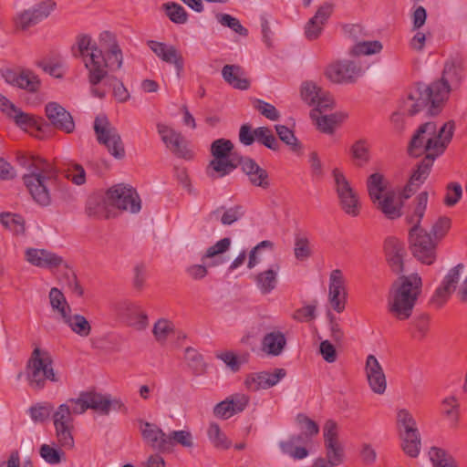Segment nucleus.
Segmentation results:
<instances>
[{
  "label": "nucleus",
  "instance_id": "1",
  "mask_svg": "<svg viewBox=\"0 0 467 467\" xmlns=\"http://www.w3.org/2000/svg\"><path fill=\"white\" fill-rule=\"evenodd\" d=\"M100 47L88 35H79L77 46L72 47L76 58H82L88 75L91 94L104 99L106 90L98 85L108 78V71L119 70L123 63V54L114 34L104 31L99 36Z\"/></svg>",
  "mask_w": 467,
  "mask_h": 467
},
{
  "label": "nucleus",
  "instance_id": "2",
  "mask_svg": "<svg viewBox=\"0 0 467 467\" xmlns=\"http://www.w3.org/2000/svg\"><path fill=\"white\" fill-rule=\"evenodd\" d=\"M16 161L29 171L23 175V182L33 200L40 206H48L51 203V188L63 190L57 169L38 156L18 153Z\"/></svg>",
  "mask_w": 467,
  "mask_h": 467
},
{
  "label": "nucleus",
  "instance_id": "3",
  "mask_svg": "<svg viewBox=\"0 0 467 467\" xmlns=\"http://www.w3.org/2000/svg\"><path fill=\"white\" fill-rule=\"evenodd\" d=\"M422 281L418 274L400 275L393 284L388 298L389 312L398 320H407L421 293Z\"/></svg>",
  "mask_w": 467,
  "mask_h": 467
},
{
  "label": "nucleus",
  "instance_id": "4",
  "mask_svg": "<svg viewBox=\"0 0 467 467\" xmlns=\"http://www.w3.org/2000/svg\"><path fill=\"white\" fill-rule=\"evenodd\" d=\"M462 78L463 67L461 62L451 60L445 63L441 79L431 83L427 89L434 95L431 107L434 113H441L450 92L461 85Z\"/></svg>",
  "mask_w": 467,
  "mask_h": 467
},
{
  "label": "nucleus",
  "instance_id": "5",
  "mask_svg": "<svg viewBox=\"0 0 467 467\" xmlns=\"http://www.w3.org/2000/svg\"><path fill=\"white\" fill-rule=\"evenodd\" d=\"M26 379L29 386L36 390L42 389L47 380L57 382L53 368V358L47 350L36 347L26 362Z\"/></svg>",
  "mask_w": 467,
  "mask_h": 467
},
{
  "label": "nucleus",
  "instance_id": "6",
  "mask_svg": "<svg viewBox=\"0 0 467 467\" xmlns=\"http://www.w3.org/2000/svg\"><path fill=\"white\" fill-rule=\"evenodd\" d=\"M93 128L98 142L104 145L113 157L119 160L125 157V148L120 135L105 115L96 117Z\"/></svg>",
  "mask_w": 467,
  "mask_h": 467
},
{
  "label": "nucleus",
  "instance_id": "7",
  "mask_svg": "<svg viewBox=\"0 0 467 467\" xmlns=\"http://www.w3.org/2000/svg\"><path fill=\"white\" fill-rule=\"evenodd\" d=\"M397 424L403 451L410 457H417L420 450V436L415 419L409 410H399Z\"/></svg>",
  "mask_w": 467,
  "mask_h": 467
},
{
  "label": "nucleus",
  "instance_id": "8",
  "mask_svg": "<svg viewBox=\"0 0 467 467\" xmlns=\"http://www.w3.org/2000/svg\"><path fill=\"white\" fill-rule=\"evenodd\" d=\"M234 143L227 139H217L211 145V154L213 159L209 163V168L218 173L217 177L230 174L237 168L238 158H230Z\"/></svg>",
  "mask_w": 467,
  "mask_h": 467
},
{
  "label": "nucleus",
  "instance_id": "9",
  "mask_svg": "<svg viewBox=\"0 0 467 467\" xmlns=\"http://www.w3.org/2000/svg\"><path fill=\"white\" fill-rule=\"evenodd\" d=\"M410 249L415 258L420 263L431 265L436 261L437 242L430 233L420 228V231H409Z\"/></svg>",
  "mask_w": 467,
  "mask_h": 467
},
{
  "label": "nucleus",
  "instance_id": "10",
  "mask_svg": "<svg viewBox=\"0 0 467 467\" xmlns=\"http://www.w3.org/2000/svg\"><path fill=\"white\" fill-rule=\"evenodd\" d=\"M426 89H428V86L419 84L417 88L410 92L406 99L400 102L399 110L406 116L412 117L422 109H427V116H437L439 113H434L431 108L434 95L432 92Z\"/></svg>",
  "mask_w": 467,
  "mask_h": 467
},
{
  "label": "nucleus",
  "instance_id": "11",
  "mask_svg": "<svg viewBox=\"0 0 467 467\" xmlns=\"http://www.w3.org/2000/svg\"><path fill=\"white\" fill-rule=\"evenodd\" d=\"M106 195L110 204L119 210L137 213L141 209V201L136 189L128 184H116L107 191Z\"/></svg>",
  "mask_w": 467,
  "mask_h": 467
},
{
  "label": "nucleus",
  "instance_id": "12",
  "mask_svg": "<svg viewBox=\"0 0 467 467\" xmlns=\"http://www.w3.org/2000/svg\"><path fill=\"white\" fill-rule=\"evenodd\" d=\"M301 98L308 105L316 107L310 111V118H316L317 113H323L331 110L334 108V99L332 95L322 90L312 81H305L301 85Z\"/></svg>",
  "mask_w": 467,
  "mask_h": 467
},
{
  "label": "nucleus",
  "instance_id": "13",
  "mask_svg": "<svg viewBox=\"0 0 467 467\" xmlns=\"http://www.w3.org/2000/svg\"><path fill=\"white\" fill-rule=\"evenodd\" d=\"M56 7L57 3L53 0L41 1L17 14L14 20L15 25L21 30H27L47 19Z\"/></svg>",
  "mask_w": 467,
  "mask_h": 467
},
{
  "label": "nucleus",
  "instance_id": "14",
  "mask_svg": "<svg viewBox=\"0 0 467 467\" xmlns=\"http://www.w3.org/2000/svg\"><path fill=\"white\" fill-rule=\"evenodd\" d=\"M324 446L327 461L334 465H339L344 462V445L339 440L337 424L328 420L323 428Z\"/></svg>",
  "mask_w": 467,
  "mask_h": 467
},
{
  "label": "nucleus",
  "instance_id": "15",
  "mask_svg": "<svg viewBox=\"0 0 467 467\" xmlns=\"http://www.w3.org/2000/svg\"><path fill=\"white\" fill-rule=\"evenodd\" d=\"M79 409H122L124 403L119 399H111L110 395H104L94 389L81 391L78 398L69 399L68 401Z\"/></svg>",
  "mask_w": 467,
  "mask_h": 467
},
{
  "label": "nucleus",
  "instance_id": "16",
  "mask_svg": "<svg viewBox=\"0 0 467 467\" xmlns=\"http://www.w3.org/2000/svg\"><path fill=\"white\" fill-rule=\"evenodd\" d=\"M361 74V67L348 60L333 63L325 71L326 77L337 84L354 83Z\"/></svg>",
  "mask_w": 467,
  "mask_h": 467
},
{
  "label": "nucleus",
  "instance_id": "17",
  "mask_svg": "<svg viewBox=\"0 0 467 467\" xmlns=\"http://www.w3.org/2000/svg\"><path fill=\"white\" fill-rule=\"evenodd\" d=\"M113 308L118 317L129 326L138 329H144L148 326L147 314L141 311L140 306L135 303L122 300L117 302Z\"/></svg>",
  "mask_w": 467,
  "mask_h": 467
},
{
  "label": "nucleus",
  "instance_id": "18",
  "mask_svg": "<svg viewBox=\"0 0 467 467\" xmlns=\"http://www.w3.org/2000/svg\"><path fill=\"white\" fill-rule=\"evenodd\" d=\"M157 130L163 143L176 157L186 160L192 158V152L187 149L186 141L181 132L161 123L157 125Z\"/></svg>",
  "mask_w": 467,
  "mask_h": 467
},
{
  "label": "nucleus",
  "instance_id": "19",
  "mask_svg": "<svg viewBox=\"0 0 467 467\" xmlns=\"http://www.w3.org/2000/svg\"><path fill=\"white\" fill-rule=\"evenodd\" d=\"M49 125L67 134L75 130V122L71 114L57 102H48L45 107Z\"/></svg>",
  "mask_w": 467,
  "mask_h": 467
},
{
  "label": "nucleus",
  "instance_id": "20",
  "mask_svg": "<svg viewBox=\"0 0 467 467\" xmlns=\"http://www.w3.org/2000/svg\"><path fill=\"white\" fill-rule=\"evenodd\" d=\"M56 434L62 447L71 449L74 447L72 431L74 428L71 410H56L53 415Z\"/></svg>",
  "mask_w": 467,
  "mask_h": 467
},
{
  "label": "nucleus",
  "instance_id": "21",
  "mask_svg": "<svg viewBox=\"0 0 467 467\" xmlns=\"http://www.w3.org/2000/svg\"><path fill=\"white\" fill-rule=\"evenodd\" d=\"M241 166L243 172L248 177L249 182L255 187L266 190L270 186L269 175L265 169L250 157L240 156L237 167Z\"/></svg>",
  "mask_w": 467,
  "mask_h": 467
},
{
  "label": "nucleus",
  "instance_id": "22",
  "mask_svg": "<svg viewBox=\"0 0 467 467\" xmlns=\"http://www.w3.org/2000/svg\"><path fill=\"white\" fill-rule=\"evenodd\" d=\"M384 252L391 271L397 275L403 273L404 257L407 254L404 243L389 236L384 242Z\"/></svg>",
  "mask_w": 467,
  "mask_h": 467
},
{
  "label": "nucleus",
  "instance_id": "23",
  "mask_svg": "<svg viewBox=\"0 0 467 467\" xmlns=\"http://www.w3.org/2000/svg\"><path fill=\"white\" fill-rule=\"evenodd\" d=\"M436 133V123L429 121L421 124L412 138L408 146V153L412 157H419L424 152L434 153V149H426L427 139L432 137Z\"/></svg>",
  "mask_w": 467,
  "mask_h": 467
},
{
  "label": "nucleus",
  "instance_id": "24",
  "mask_svg": "<svg viewBox=\"0 0 467 467\" xmlns=\"http://www.w3.org/2000/svg\"><path fill=\"white\" fill-rule=\"evenodd\" d=\"M286 375L285 368H275L274 372L261 371L249 374L244 381L247 389L253 391L267 389L276 385Z\"/></svg>",
  "mask_w": 467,
  "mask_h": 467
},
{
  "label": "nucleus",
  "instance_id": "25",
  "mask_svg": "<svg viewBox=\"0 0 467 467\" xmlns=\"http://www.w3.org/2000/svg\"><path fill=\"white\" fill-rule=\"evenodd\" d=\"M147 46L161 60L166 63L173 64L176 68L177 75H181L184 69V59L175 47L155 40H149L147 42Z\"/></svg>",
  "mask_w": 467,
  "mask_h": 467
},
{
  "label": "nucleus",
  "instance_id": "26",
  "mask_svg": "<svg viewBox=\"0 0 467 467\" xmlns=\"http://www.w3.org/2000/svg\"><path fill=\"white\" fill-rule=\"evenodd\" d=\"M365 370L372 391L383 394L387 388L386 377L381 365L374 355L370 354L367 357Z\"/></svg>",
  "mask_w": 467,
  "mask_h": 467
},
{
  "label": "nucleus",
  "instance_id": "27",
  "mask_svg": "<svg viewBox=\"0 0 467 467\" xmlns=\"http://www.w3.org/2000/svg\"><path fill=\"white\" fill-rule=\"evenodd\" d=\"M3 77L7 83L29 92H36L40 88L38 77L30 70L18 72L14 69H6L4 71Z\"/></svg>",
  "mask_w": 467,
  "mask_h": 467
},
{
  "label": "nucleus",
  "instance_id": "28",
  "mask_svg": "<svg viewBox=\"0 0 467 467\" xmlns=\"http://www.w3.org/2000/svg\"><path fill=\"white\" fill-rule=\"evenodd\" d=\"M26 258L33 265L50 270L64 264L62 256L46 249L28 248L26 251Z\"/></svg>",
  "mask_w": 467,
  "mask_h": 467
},
{
  "label": "nucleus",
  "instance_id": "29",
  "mask_svg": "<svg viewBox=\"0 0 467 467\" xmlns=\"http://www.w3.org/2000/svg\"><path fill=\"white\" fill-rule=\"evenodd\" d=\"M137 422L144 441L159 451H165L164 443L166 442L167 434L155 423L141 419L138 420Z\"/></svg>",
  "mask_w": 467,
  "mask_h": 467
},
{
  "label": "nucleus",
  "instance_id": "30",
  "mask_svg": "<svg viewBox=\"0 0 467 467\" xmlns=\"http://www.w3.org/2000/svg\"><path fill=\"white\" fill-rule=\"evenodd\" d=\"M332 12L333 6L328 3H325L319 6L315 16L311 17L305 26V36L308 40L312 41L319 37Z\"/></svg>",
  "mask_w": 467,
  "mask_h": 467
},
{
  "label": "nucleus",
  "instance_id": "31",
  "mask_svg": "<svg viewBox=\"0 0 467 467\" xmlns=\"http://www.w3.org/2000/svg\"><path fill=\"white\" fill-rule=\"evenodd\" d=\"M329 302L333 309L341 313L345 309L346 292L341 270H333L330 274Z\"/></svg>",
  "mask_w": 467,
  "mask_h": 467
},
{
  "label": "nucleus",
  "instance_id": "32",
  "mask_svg": "<svg viewBox=\"0 0 467 467\" xmlns=\"http://www.w3.org/2000/svg\"><path fill=\"white\" fill-rule=\"evenodd\" d=\"M428 199V192H421L408 207L405 220L409 224H412V227L410 229L412 232L420 231V228H422L420 223L427 209Z\"/></svg>",
  "mask_w": 467,
  "mask_h": 467
},
{
  "label": "nucleus",
  "instance_id": "33",
  "mask_svg": "<svg viewBox=\"0 0 467 467\" xmlns=\"http://www.w3.org/2000/svg\"><path fill=\"white\" fill-rule=\"evenodd\" d=\"M455 130V122L449 120L443 124L439 132L427 139L426 149H434L433 154L440 156L451 142Z\"/></svg>",
  "mask_w": 467,
  "mask_h": 467
},
{
  "label": "nucleus",
  "instance_id": "34",
  "mask_svg": "<svg viewBox=\"0 0 467 467\" xmlns=\"http://www.w3.org/2000/svg\"><path fill=\"white\" fill-rule=\"evenodd\" d=\"M301 436L292 435L286 441L279 442V447L284 454H286L294 460H302L308 455L306 448L307 442L302 440Z\"/></svg>",
  "mask_w": 467,
  "mask_h": 467
},
{
  "label": "nucleus",
  "instance_id": "35",
  "mask_svg": "<svg viewBox=\"0 0 467 467\" xmlns=\"http://www.w3.org/2000/svg\"><path fill=\"white\" fill-rule=\"evenodd\" d=\"M438 157V154L426 153L424 158L420 161L412 171L410 177V184H416V186H421L427 178L429 177L433 162Z\"/></svg>",
  "mask_w": 467,
  "mask_h": 467
},
{
  "label": "nucleus",
  "instance_id": "36",
  "mask_svg": "<svg viewBox=\"0 0 467 467\" xmlns=\"http://www.w3.org/2000/svg\"><path fill=\"white\" fill-rule=\"evenodd\" d=\"M395 192L388 191L384 196L374 203L378 210H379L386 218L389 220L398 219L402 215L401 209L403 202H400L399 204L394 203Z\"/></svg>",
  "mask_w": 467,
  "mask_h": 467
},
{
  "label": "nucleus",
  "instance_id": "37",
  "mask_svg": "<svg viewBox=\"0 0 467 467\" xmlns=\"http://www.w3.org/2000/svg\"><path fill=\"white\" fill-rule=\"evenodd\" d=\"M286 345V338L281 331L266 333L262 339V349L268 355L279 356Z\"/></svg>",
  "mask_w": 467,
  "mask_h": 467
},
{
  "label": "nucleus",
  "instance_id": "38",
  "mask_svg": "<svg viewBox=\"0 0 467 467\" xmlns=\"http://www.w3.org/2000/svg\"><path fill=\"white\" fill-rule=\"evenodd\" d=\"M242 67L239 65H225L222 69V76L226 83L234 88L246 90L250 88V81L239 76Z\"/></svg>",
  "mask_w": 467,
  "mask_h": 467
},
{
  "label": "nucleus",
  "instance_id": "39",
  "mask_svg": "<svg viewBox=\"0 0 467 467\" xmlns=\"http://www.w3.org/2000/svg\"><path fill=\"white\" fill-rule=\"evenodd\" d=\"M21 129L36 128L37 130L43 131L48 128V123L43 118H36L34 115L22 111L19 108L16 112L10 118Z\"/></svg>",
  "mask_w": 467,
  "mask_h": 467
},
{
  "label": "nucleus",
  "instance_id": "40",
  "mask_svg": "<svg viewBox=\"0 0 467 467\" xmlns=\"http://www.w3.org/2000/svg\"><path fill=\"white\" fill-rule=\"evenodd\" d=\"M431 317L427 313L415 316L409 324V332L412 338L422 341L430 330Z\"/></svg>",
  "mask_w": 467,
  "mask_h": 467
},
{
  "label": "nucleus",
  "instance_id": "41",
  "mask_svg": "<svg viewBox=\"0 0 467 467\" xmlns=\"http://www.w3.org/2000/svg\"><path fill=\"white\" fill-rule=\"evenodd\" d=\"M279 265H275V269L270 268L258 273L254 276V281L262 294L266 295L272 292L277 285V272Z\"/></svg>",
  "mask_w": 467,
  "mask_h": 467
},
{
  "label": "nucleus",
  "instance_id": "42",
  "mask_svg": "<svg viewBox=\"0 0 467 467\" xmlns=\"http://www.w3.org/2000/svg\"><path fill=\"white\" fill-rule=\"evenodd\" d=\"M367 189L368 196L373 203L381 199L387 191V182L380 173H373L367 180Z\"/></svg>",
  "mask_w": 467,
  "mask_h": 467
},
{
  "label": "nucleus",
  "instance_id": "43",
  "mask_svg": "<svg viewBox=\"0 0 467 467\" xmlns=\"http://www.w3.org/2000/svg\"><path fill=\"white\" fill-rule=\"evenodd\" d=\"M317 113L316 118H311L316 121L317 128L324 133H334L335 128L337 124L341 123L348 115L345 113H333L329 115H321Z\"/></svg>",
  "mask_w": 467,
  "mask_h": 467
},
{
  "label": "nucleus",
  "instance_id": "44",
  "mask_svg": "<svg viewBox=\"0 0 467 467\" xmlns=\"http://www.w3.org/2000/svg\"><path fill=\"white\" fill-rule=\"evenodd\" d=\"M63 321L71 330L80 337H88L91 332V326L87 318L79 314L71 316L70 313L63 315Z\"/></svg>",
  "mask_w": 467,
  "mask_h": 467
},
{
  "label": "nucleus",
  "instance_id": "45",
  "mask_svg": "<svg viewBox=\"0 0 467 467\" xmlns=\"http://www.w3.org/2000/svg\"><path fill=\"white\" fill-rule=\"evenodd\" d=\"M0 223L15 235H21L26 232V221L21 214L0 213Z\"/></svg>",
  "mask_w": 467,
  "mask_h": 467
},
{
  "label": "nucleus",
  "instance_id": "46",
  "mask_svg": "<svg viewBox=\"0 0 467 467\" xmlns=\"http://www.w3.org/2000/svg\"><path fill=\"white\" fill-rule=\"evenodd\" d=\"M164 445L165 451H171L176 445L192 448L193 446V438L189 431H172L167 434Z\"/></svg>",
  "mask_w": 467,
  "mask_h": 467
},
{
  "label": "nucleus",
  "instance_id": "47",
  "mask_svg": "<svg viewBox=\"0 0 467 467\" xmlns=\"http://www.w3.org/2000/svg\"><path fill=\"white\" fill-rule=\"evenodd\" d=\"M184 359L193 375L200 376L205 373L207 367L206 363L202 355L195 348L192 347L186 348L184 351Z\"/></svg>",
  "mask_w": 467,
  "mask_h": 467
},
{
  "label": "nucleus",
  "instance_id": "48",
  "mask_svg": "<svg viewBox=\"0 0 467 467\" xmlns=\"http://www.w3.org/2000/svg\"><path fill=\"white\" fill-rule=\"evenodd\" d=\"M276 134L281 141L287 145L290 150L294 153H301L303 146L302 143L296 137L294 131L285 125L275 126Z\"/></svg>",
  "mask_w": 467,
  "mask_h": 467
},
{
  "label": "nucleus",
  "instance_id": "49",
  "mask_svg": "<svg viewBox=\"0 0 467 467\" xmlns=\"http://www.w3.org/2000/svg\"><path fill=\"white\" fill-rule=\"evenodd\" d=\"M296 423L300 434H296V436H301L303 441L306 442H310L313 436H316L319 432V427L316 421L306 417L305 414L299 413L296 417Z\"/></svg>",
  "mask_w": 467,
  "mask_h": 467
},
{
  "label": "nucleus",
  "instance_id": "50",
  "mask_svg": "<svg viewBox=\"0 0 467 467\" xmlns=\"http://www.w3.org/2000/svg\"><path fill=\"white\" fill-rule=\"evenodd\" d=\"M341 209L348 215L356 217L360 213V202L357 192L337 196Z\"/></svg>",
  "mask_w": 467,
  "mask_h": 467
},
{
  "label": "nucleus",
  "instance_id": "51",
  "mask_svg": "<svg viewBox=\"0 0 467 467\" xmlns=\"http://www.w3.org/2000/svg\"><path fill=\"white\" fill-rule=\"evenodd\" d=\"M350 153L358 167H363L369 161V146L366 140H357L351 146Z\"/></svg>",
  "mask_w": 467,
  "mask_h": 467
},
{
  "label": "nucleus",
  "instance_id": "52",
  "mask_svg": "<svg viewBox=\"0 0 467 467\" xmlns=\"http://www.w3.org/2000/svg\"><path fill=\"white\" fill-rule=\"evenodd\" d=\"M86 213L89 217H106V205L103 196L98 194L88 196L86 202Z\"/></svg>",
  "mask_w": 467,
  "mask_h": 467
},
{
  "label": "nucleus",
  "instance_id": "53",
  "mask_svg": "<svg viewBox=\"0 0 467 467\" xmlns=\"http://www.w3.org/2000/svg\"><path fill=\"white\" fill-rule=\"evenodd\" d=\"M254 135L259 144L264 145L273 151H278L280 150V143L270 128L265 126L258 127L257 132L254 133Z\"/></svg>",
  "mask_w": 467,
  "mask_h": 467
},
{
  "label": "nucleus",
  "instance_id": "54",
  "mask_svg": "<svg viewBox=\"0 0 467 467\" xmlns=\"http://www.w3.org/2000/svg\"><path fill=\"white\" fill-rule=\"evenodd\" d=\"M249 405V397L244 393H234L213 405V409H244Z\"/></svg>",
  "mask_w": 467,
  "mask_h": 467
},
{
  "label": "nucleus",
  "instance_id": "55",
  "mask_svg": "<svg viewBox=\"0 0 467 467\" xmlns=\"http://www.w3.org/2000/svg\"><path fill=\"white\" fill-rule=\"evenodd\" d=\"M207 435L212 444L222 450L230 448L231 441L227 439L225 434L221 431L218 424L212 422L207 430Z\"/></svg>",
  "mask_w": 467,
  "mask_h": 467
},
{
  "label": "nucleus",
  "instance_id": "56",
  "mask_svg": "<svg viewBox=\"0 0 467 467\" xmlns=\"http://www.w3.org/2000/svg\"><path fill=\"white\" fill-rule=\"evenodd\" d=\"M166 16L175 24H185L188 20V14L185 9L179 4L171 2L162 5Z\"/></svg>",
  "mask_w": 467,
  "mask_h": 467
},
{
  "label": "nucleus",
  "instance_id": "57",
  "mask_svg": "<svg viewBox=\"0 0 467 467\" xmlns=\"http://www.w3.org/2000/svg\"><path fill=\"white\" fill-rule=\"evenodd\" d=\"M50 305L54 310H57L61 317L70 313V306L67 304L64 294L57 287H53L49 291Z\"/></svg>",
  "mask_w": 467,
  "mask_h": 467
},
{
  "label": "nucleus",
  "instance_id": "58",
  "mask_svg": "<svg viewBox=\"0 0 467 467\" xmlns=\"http://www.w3.org/2000/svg\"><path fill=\"white\" fill-rule=\"evenodd\" d=\"M174 331L173 324L164 318L159 319L153 326L152 333L154 335L155 339L161 343L164 344L168 338V337L172 334Z\"/></svg>",
  "mask_w": 467,
  "mask_h": 467
},
{
  "label": "nucleus",
  "instance_id": "59",
  "mask_svg": "<svg viewBox=\"0 0 467 467\" xmlns=\"http://www.w3.org/2000/svg\"><path fill=\"white\" fill-rule=\"evenodd\" d=\"M429 455L434 467H455L452 458L440 448L432 447Z\"/></svg>",
  "mask_w": 467,
  "mask_h": 467
},
{
  "label": "nucleus",
  "instance_id": "60",
  "mask_svg": "<svg viewBox=\"0 0 467 467\" xmlns=\"http://www.w3.org/2000/svg\"><path fill=\"white\" fill-rule=\"evenodd\" d=\"M253 107L258 112H260V114H262L264 117H265L266 119H268L272 121H276L280 118V113L276 109V108L274 105H272L263 99H254L253 101Z\"/></svg>",
  "mask_w": 467,
  "mask_h": 467
},
{
  "label": "nucleus",
  "instance_id": "61",
  "mask_svg": "<svg viewBox=\"0 0 467 467\" xmlns=\"http://www.w3.org/2000/svg\"><path fill=\"white\" fill-rule=\"evenodd\" d=\"M216 18L222 26L231 28L240 36H246L248 35V30L241 25L236 17L228 14H218Z\"/></svg>",
  "mask_w": 467,
  "mask_h": 467
},
{
  "label": "nucleus",
  "instance_id": "62",
  "mask_svg": "<svg viewBox=\"0 0 467 467\" xmlns=\"http://www.w3.org/2000/svg\"><path fill=\"white\" fill-rule=\"evenodd\" d=\"M382 49V44L378 41H363L358 42L353 47L352 54L356 56L359 55H373L379 53Z\"/></svg>",
  "mask_w": 467,
  "mask_h": 467
},
{
  "label": "nucleus",
  "instance_id": "63",
  "mask_svg": "<svg viewBox=\"0 0 467 467\" xmlns=\"http://www.w3.org/2000/svg\"><path fill=\"white\" fill-rule=\"evenodd\" d=\"M104 85H109L113 88V96L119 102L124 103L130 99L128 89L116 77H108Z\"/></svg>",
  "mask_w": 467,
  "mask_h": 467
},
{
  "label": "nucleus",
  "instance_id": "64",
  "mask_svg": "<svg viewBox=\"0 0 467 467\" xmlns=\"http://www.w3.org/2000/svg\"><path fill=\"white\" fill-rule=\"evenodd\" d=\"M451 226V221L449 217L441 216L432 225L431 235H433L435 242L441 241L449 232Z\"/></svg>",
  "mask_w": 467,
  "mask_h": 467
}]
</instances>
